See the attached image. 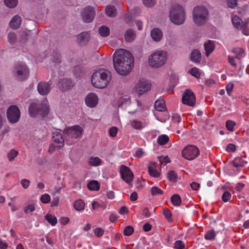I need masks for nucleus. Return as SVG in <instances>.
Returning a JSON list of instances; mask_svg holds the SVG:
<instances>
[{
    "label": "nucleus",
    "mask_w": 249,
    "mask_h": 249,
    "mask_svg": "<svg viewBox=\"0 0 249 249\" xmlns=\"http://www.w3.org/2000/svg\"><path fill=\"white\" fill-rule=\"evenodd\" d=\"M5 4L10 8L15 7L18 3V0H4Z\"/></svg>",
    "instance_id": "obj_39"
},
{
    "label": "nucleus",
    "mask_w": 249,
    "mask_h": 249,
    "mask_svg": "<svg viewBox=\"0 0 249 249\" xmlns=\"http://www.w3.org/2000/svg\"><path fill=\"white\" fill-rule=\"evenodd\" d=\"M235 124V123L231 120H228L226 123V127L231 132L233 131L234 126Z\"/></svg>",
    "instance_id": "obj_44"
},
{
    "label": "nucleus",
    "mask_w": 249,
    "mask_h": 249,
    "mask_svg": "<svg viewBox=\"0 0 249 249\" xmlns=\"http://www.w3.org/2000/svg\"><path fill=\"white\" fill-rule=\"evenodd\" d=\"M182 102L183 104L193 107L196 103V97L194 93L190 90L186 89L183 93Z\"/></svg>",
    "instance_id": "obj_13"
},
{
    "label": "nucleus",
    "mask_w": 249,
    "mask_h": 249,
    "mask_svg": "<svg viewBox=\"0 0 249 249\" xmlns=\"http://www.w3.org/2000/svg\"><path fill=\"white\" fill-rule=\"evenodd\" d=\"M157 164L156 162H150L148 166L149 174L153 177L158 178L160 176V173L156 169Z\"/></svg>",
    "instance_id": "obj_18"
},
{
    "label": "nucleus",
    "mask_w": 249,
    "mask_h": 249,
    "mask_svg": "<svg viewBox=\"0 0 249 249\" xmlns=\"http://www.w3.org/2000/svg\"><path fill=\"white\" fill-rule=\"evenodd\" d=\"M143 4L148 7H153L155 4V0H142Z\"/></svg>",
    "instance_id": "obj_53"
},
{
    "label": "nucleus",
    "mask_w": 249,
    "mask_h": 249,
    "mask_svg": "<svg viewBox=\"0 0 249 249\" xmlns=\"http://www.w3.org/2000/svg\"><path fill=\"white\" fill-rule=\"evenodd\" d=\"M83 130L78 125H75L65 129L64 134L67 139H76L80 137L82 134Z\"/></svg>",
    "instance_id": "obj_9"
},
{
    "label": "nucleus",
    "mask_w": 249,
    "mask_h": 249,
    "mask_svg": "<svg viewBox=\"0 0 249 249\" xmlns=\"http://www.w3.org/2000/svg\"><path fill=\"white\" fill-rule=\"evenodd\" d=\"M233 89V84L232 83H229L226 86V90L228 94L230 96L232 92Z\"/></svg>",
    "instance_id": "obj_58"
},
{
    "label": "nucleus",
    "mask_w": 249,
    "mask_h": 249,
    "mask_svg": "<svg viewBox=\"0 0 249 249\" xmlns=\"http://www.w3.org/2000/svg\"><path fill=\"white\" fill-rule=\"evenodd\" d=\"M169 140L168 136L166 135L163 134L159 136L157 139V142L159 144L162 145L167 143Z\"/></svg>",
    "instance_id": "obj_33"
},
{
    "label": "nucleus",
    "mask_w": 249,
    "mask_h": 249,
    "mask_svg": "<svg viewBox=\"0 0 249 249\" xmlns=\"http://www.w3.org/2000/svg\"><path fill=\"white\" fill-rule=\"evenodd\" d=\"M118 132V128L116 127H112L109 130V134L111 137H115Z\"/></svg>",
    "instance_id": "obj_56"
},
{
    "label": "nucleus",
    "mask_w": 249,
    "mask_h": 249,
    "mask_svg": "<svg viewBox=\"0 0 249 249\" xmlns=\"http://www.w3.org/2000/svg\"><path fill=\"white\" fill-rule=\"evenodd\" d=\"M73 83L71 79H63L59 83V87L63 90H67L73 87Z\"/></svg>",
    "instance_id": "obj_19"
},
{
    "label": "nucleus",
    "mask_w": 249,
    "mask_h": 249,
    "mask_svg": "<svg viewBox=\"0 0 249 249\" xmlns=\"http://www.w3.org/2000/svg\"><path fill=\"white\" fill-rule=\"evenodd\" d=\"M99 33L102 36L107 37L110 34V30L107 26H102L99 29Z\"/></svg>",
    "instance_id": "obj_32"
},
{
    "label": "nucleus",
    "mask_w": 249,
    "mask_h": 249,
    "mask_svg": "<svg viewBox=\"0 0 249 249\" xmlns=\"http://www.w3.org/2000/svg\"><path fill=\"white\" fill-rule=\"evenodd\" d=\"M189 72L191 73L192 75L196 78H198L200 77V73L199 72V70L196 67L192 68L189 71Z\"/></svg>",
    "instance_id": "obj_49"
},
{
    "label": "nucleus",
    "mask_w": 249,
    "mask_h": 249,
    "mask_svg": "<svg viewBox=\"0 0 249 249\" xmlns=\"http://www.w3.org/2000/svg\"><path fill=\"white\" fill-rule=\"evenodd\" d=\"M130 124L133 128L137 130L142 129L145 126V124L143 122L136 120H130Z\"/></svg>",
    "instance_id": "obj_28"
},
{
    "label": "nucleus",
    "mask_w": 249,
    "mask_h": 249,
    "mask_svg": "<svg viewBox=\"0 0 249 249\" xmlns=\"http://www.w3.org/2000/svg\"><path fill=\"white\" fill-rule=\"evenodd\" d=\"M124 36L126 42H132L135 39L136 34L133 30L128 29L125 31Z\"/></svg>",
    "instance_id": "obj_26"
},
{
    "label": "nucleus",
    "mask_w": 249,
    "mask_h": 249,
    "mask_svg": "<svg viewBox=\"0 0 249 249\" xmlns=\"http://www.w3.org/2000/svg\"><path fill=\"white\" fill-rule=\"evenodd\" d=\"M21 184L24 189H27L30 185V181L27 179H23L21 180Z\"/></svg>",
    "instance_id": "obj_57"
},
{
    "label": "nucleus",
    "mask_w": 249,
    "mask_h": 249,
    "mask_svg": "<svg viewBox=\"0 0 249 249\" xmlns=\"http://www.w3.org/2000/svg\"><path fill=\"white\" fill-rule=\"evenodd\" d=\"M134 232V229L131 226H126L124 230V233L126 236L131 235Z\"/></svg>",
    "instance_id": "obj_46"
},
{
    "label": "nucleus",
    "mask_w": 249,
    "mask_h": 249,
    "mask_svg": "<svg viewBox=\"0 0 249 249\" xmlns=\"http://www.w3.org/2000/svg\"><path fill=\"white\" fill-rule=\"evenodd\" d=\"M172 204L174 206H178L181 202V198L178 195L175 194L171 197Z\"/></svg>",
    "instance_id": "obj_37"
},
{
    "label": "nucleus",
    "mask_w": 249,
    "mask_h": 249,
    "mask_svg": "<svg viewBox=\"0 0 249 249\" xmlns=\"http://www.w3.org/2000/svg\"><path fill=\"white\" fill-rule=\"evenodd\" d=\"M51 89V85L46 82L38 83L37 87V91L41 95H47L50 92Z\"/></svg>",
    "instance_id": "obj_17"
},
{
    "label": "nucleus",
    "mask_w": 249,
    "mask_h": 249,
    "mask_svg": "<svg viewBox=\"0 0 249 249\" xmlns=\"http://www.w3.org/2000/svg\"><path fill=\"white\" fill-rule=\"evenodd\" d=\"M95 13L93 9L89 6L84 8L82 13V18L85 22H91L94 17Z\"/></svg>",
    "instance_id": "obj_16"
},
{
    "label": "nucleus",
    "mask_w": 249,
    "mask_h": 249,
    "mask_svg": "<svg viewBox=\"0 0 249 249\" xmlns=\"http://www.w3.org/2000/svg\"><path fill=\"white\" fill-rule=\"evenodd\" d=\"M226 150L228 152H235L236 150V146L232 143L229 144L226 147Z\"/></svg>",
    "instance_id": "obj_59"
},
{
    "label": "nucleus",
    "mask_w": 249,
    "mask_h": 249,
    "mask_svg": "<svg viewBox=\"0 0 249 249\" xmlns=\"http://www.w3.org/2000/svg\"><path fill=\"white\" fill-rule=\"evenodd\" d=\"M89 39V35L87 32H82L77 36L78 42L81 45L85 44Z\"/></svg>",
    "instance_id": "obj_25"
},
{
    "label": "nucleus",
    "mask_w": 249,
    "mask_h": 249,
    "mask_svg": "<svg viewBox=\"0 0 249 249\" xmlns=\"http://www.w3.org/2000/svg\"><path fill=\"white\" fill-rule=\"evenodd\" d=\"M183 158L188 160H193L200 154L199 149L194 145H189L185 147L182 151Z\"/></svg>",
    "instance_id": "obj_7"
},
{
    "label": "nucleus",
    "mask_w": 249,
    "mask_h": 249,
    "mask_svg": "<svg viewBox=\"0 0 249 249\" xmlns=\"http://www.w3.org/2000/svg\"><path fill=\"white\" fill-rule=\"evenodd\" d=\"M237 0H228V5L229 7L233 8L236 6Z\"/></svg>",
    "instance_id": "obj_60"
},
{
    "label": "nucleus",
    "mask_w": 249,
    "mask_h": 249,
    "mask_svg": "<svg viewBox=\"0 0 249 249\" xmlns=\"http://www.w3.org/2000/svg\"><path fill=\"white\" fill-rule=\"evenodd\" d=\"M174 247L177 249H183L184 248V244L181 241L178 240L175 243Z\"/></svg>",
    "instance_id": "obj_55"
},
{
    "label": "nucleus",
    "mask_w": 249,
    "mask_h": 249,
    "mask_svg": "<svg viewBox=\"0 0 249 249\" xmlns=\"http://www.w3.org/2000/svg\"><path fill=\"white\" fill-rule=\"evenodd\" d=\"M231 193L228 191H226L222 196V199L224 202H227L231 199Z\"/></svg>",
    "instance_id": "obj_48"
},
{
    "label": "nucleus",
    "mask_w": 249,
    "mask_h": 249,
    "mask_svg": "<svg viewBox=\"0 0 249 249\" xmlns=\"http://www.w3.org/2000/svg\"><path fill=\"white\" fill-rule=\"evenodd\" d=\"M209 12L204 6H196L193 12L194 22L197 25H202L206 23L208 19Z\"/></svg>",
    "instance_id": "obj_6"
},
{
    "label": "nucleus",
    "mask_w": 249,
    "mask_h": 249,
    "mask_svg": "<svg viewBox=\"0 0 249 249\" xmlns=\"http://www.w3.org/2000/svg\"><path fill=\"white\" fill-rule=\"evenodd\" d=\"M51 200V197L48 194H45L41 196L40 197L41 201L43 203H47Z\"/></svg>",
    "instance_id": "obj_51"
},
{
    "label": "nucleus",
    "mask_w": 249,
    "mask_h": 249,
    "mask_svg": "<svg viewBox=\"0 0 249 249\" xmlns=\"http://www.w3.org/2000/svg\"><path fill=\"white\" fill-rule=\"evenodd\" d=\"M106 13L109 17H115L117 14V10L114 6L108 5L106 8Z\"/></svg>",
    "instance_id": "obj_30"
},
{
    "label": "nucleus",
    "mask_w": 249,
    "mask_h": 249,
    "mask_svg": "<svg viewBox=\"0 0 249 249\" xmlns=\"http://www.w3.org/2000/svg\"><path fill=\"white\" fill-rule=\"evenodd\" d=\"M190 186L194 190H198L200 188V184L197 182H193L190 184Z\"/></svg>",
    "instance_id": "obj_61"
},
{
    "label": "nucleus",
    "mask_w": 249,
    "mask_h": 249,
    "mask_svg": "<svg viewBox=\"0 0 249 249\" xmlns=\"http://www.w3.org/2000/svg\"><path fill=\"white\" fill-rule=\"evenodd\" d=\"M28 111L32 117H35L37 115H40L42 117L47 116L49 112L48 101L46 99L39 104L36 103L31 104Z\"/></svg>",
    "instance_id": "obj_3"
},
{
    "label": "nucleus",
    "mask_w": 249,
    "mask_h": 249,
    "mask_svg": "<svg viewBox=\"0 0 249 249\" xmlns=\"http://www.w3.org/2000/svg\"><path fill=\"white\" fill-rule=\"evenodd\" d=\"M94 232L96 236L100 237L103 235L104 230L101 228H97L94 230Z\"/></svg>",
    "instance_id": "obj_54"
},
{
    "label": "nucleus",
    "mask_w": 249,
    "mask_h": 249,
    "mask_svg": "<svg viewBox=\"0 0 249 249\" xmlns=\"http://www.w3.org/2000/svg\"><path fill=\"white\" fill-rule=\"evenodd\" d=\"M110 72L105 69H99L93 72L91 82L93 87L104 89L107 87L111 80Z\"/></svg>",
    "instance_id": "obj_2"
},
{
    "label": "nucleus",
    "mask_w": 249,
    "mask_h": 249,
    "mask_svg": "<svg viewBox=\"0 0 249 249\" xmlns=\"http://www.w3.org/2000/svg\"><path fill=\"white\" fill-rule=\"evenodd\" d=\"M14 74L18 80H24L29 75V70L25 64H18L15 67Z\"/></svg>",
    "instance_id": "obj_8"
},
{
    "label": "nucleus",
    "mask_w": 249,
    "mask_h": 249,
    "mask_svg": "<svg viewBox=\"0 0 249 249\" xmlns=\"http://www.w3.org/2000/svg\"><path fill=\"white\" fill-rule=\"evenodd\" d=\"M178 175L174 171L169 172L168 174V178L170 181L176 182L177 180Z\"/></svg>",
    "instance_id": "obj_41"
},
{
    "label": "nucleus",
    "mask_w": 249,
    "mask_h": 249,
    "mask_svg": "<svg viewBox=\"0 0 249 249\" xmlns=\"http://www.w3.org/2000/svg\"><path fill=\"white\" fill-rule=\"evenodd\" d=\"M138 198V195L136 192H133L130 196V200L132 201H134L136 200Z\"/></svg>",
    "instance_id": "obj_64"
},
{
    "label": "nucleus",
    "mask_w": 249,
    "mask_h": 249,
    "mask_svg": "<svg viewBox=\"0 0 249 249\" xmlns=\"http://www.w3.org/2000/svg\"><path fill=\"white\" fill-rule=\"evenodd\" d=\"M151 36L155 41L159 42L162 37V33L159 28H154L151 31Z\"/></svg>",
    "instance_id": "obj_20"
},
{
    "label": "nucleus",
    "mask_w": 249,
    "mask_h": 249,
    "mask_svg": "<svg viewBox=\"0 0 249 249\" xmlns=\"http://www.w3.org/2000/svg\"><path fill=\"white\" fill-rule=\"evenodd\" d=\"M122 178L128 185L131 184L134 178V175L129 168L122 165L120 168Z\"/></svg>",
    "instance_id": "obj_12"
},
{
    "label": "nucleus",
    "mask_w": 249,
    "mask_h": 249,
    "mask_svg": "<svg viewBox=\"0 0 249 249\" xmlns=\"http://www.w3.org/2000/svg\"><path fill=\"white\" fill-rule=\"evenodd\" d=\"M191 60L196 63H199L201 59V53L199 51L194 50L190 55Z\"/></svg>",
    "instance_id": "obj_22"
},
{
    "label": "nucleus",
    "mask_w": 249,
    "mask_h": 249,
    "mask_svg": "<svg viewBox=\"0 0 249 249\" xmlns=\"http://www.w3.org/2000/svg\"><path fill=\"white\" fill-rule=\"evenodd\" d=\"M159 161L161 164L166 165L167 163H169L170 160L167 156H161L159 157Z\"/></svg>",
    "instance_id": "obj_52"
},
{
    "label": "nucleus",
    "mask_w": 249,
    "mask_h": 249,
    "mask_svg": "<svg viewBox=\"0 0 249 249\" xmlns=\"http://www.w3.org/2000/svg\"><path fill=\"white\" fill-rule=\"evenodd\" d=\"M35 203L33 202H30L24 207V212L25 213H29L34 212L35 210Z\"/></svg>",
    "instance_id": "obj_38"
},
{
    "label": "nucleus",
    "mask_w": 249,
    "mask_h": 249,
    "mask_svg": "<svg viewBox=\"0 0 249 249\" xmlns=\"http://www.w3.org/2000/svg\"><path fill=\"white\" fill-rule=\"evenodd\" d=\"M98 98L94 93H89L85 98V103L89 107H94L98 103Z\"/></svg>",
    "instance_id": "obj_15"
},
{
    "label": "nucleus",
    "mask_w": 249,
    "mask_h": 249,
    "mask_svg": "<svg viewBox=\"0 0 249 249\" xmlns=\"http://www.w3.org/2000/svg\"><path fill=\"white\" fill-rule=\"evenodd\" d=\"M150 88V84L144 80H140L135 87V90L140 95L147 91Z\"/></svg>",
    "instance_id": "obj_14"
},
{
    "label": "nucleus",
    "mask_w": 249,
    "mask_h": 249,
    "mask_svg": "<svg viewBox=\"0 0 249 249\" xmlns=\"http://www.w3.org/2000/svg\"><path fill=\"white\" fill-rule=\"evenodd\" d=\"M231 21L236 28L242 30L245 35H249V27H248V23L246 21L243 22L242 19L237 16H233Z\"/></svg>",
    "instance_id": "obj_11"
},
{
    "label": "nucleus",
    "mask_w": 249,
    "mask_h": 249,
    "mask_svg": "<svg viewBox=\"0 0 249 249\" xmlns=\"http://www.w3.org/2000/svg\"><path fill=\"white\" fill-rule=\"evenodd\" d=\"M8 41L11 44H14L17 41V36L14 33H10L8 35Z\"/></svg>",
    "instance_id": "obj_43"
},
{
    "label": "nucleus",
    "mask_w": 249,
    "mask_h": 249,
    "mask_svg": "<svg viewBox=\"0 0 249 249\" xmlns=\"http://www.w3.org/2000/svg\"><path fill=\"white\" fill-rule=\"evenodd\" d=\"M85 205V202L82 199H78L73 203V207L77 211H83L84 210Z\"/></svg>",
    "instance_id": "obj_27"
},
{
    "label": "nucleus",
    "mask_w": 249,
    "mask_h": 249,
    "mask_svg": "<svg viewBox=\"0 0 249 249\" xmlns=\"http://www.w3.org/2000/svg\"><path fill=\"white\" fill-rule=\"evenodd\" d=\"M45 219L52 226H55L57 223L56 217L51 214H47L45 215Z\"/></svg>",
    "instance_id": "obj_34"
},
{
    "label": "nucleus",
    "mask_w": 249,
    "mask_h": 249,
    "mask_svg": "<svg viewBox=\"0 0 249 249\" xmlns=\"http://www.w3.org/2000/svg\"><path fill=\"white\" fill-rule=\"evenodd\" d=\"M247 163V161H244L242 160V158L240 157H237L235 158L233 160V164L235 167L243 166H244L245 164Z\"/></svg>",
    "instance_id": "obj_35"
},
{
    "label": "nucleus",
    "mask_w": 249,
    "mask_h": 249,
    "mask_svg": "<svg viewBox=\"0 0 249 249\" xmlns=\"http://www.w3.org/2000/svg\"><path fill=\"white\" fill-rule=\"evenodd\" d=\"M167 60V54L165 51H157L152 53L148 57L149 66L157 69L163 66Z\"/></svg>",
    "instance_id": "obj_4"
},
{
    "label": "nucleus",
    "mask_w": 249,
    "mask_h": 249,
    "mask_svg": "<svg viewBox=\"0 0 249 249\" xmlns=\"http://www.w3.org/2000/svg\"><path fill=\"white\" fill-rule=\"evenodd\" d=\"M172 119L174 122L179 123L180 121L181 118L179 115L175 114L172 116Z\"/></svg>",
    "instance_id": "obj_63"
},
{
    "label": "nucleus",
    "mask_w": 249,
    "mask_h": 249,
    "mask_svg": "<svg viewBox=\"0 0 249 249\" xmlns=\"http://www.w3.org/2000/svg\"><path fill=\"white\" fill-rule=\"evenodd\" d=\"M88 188L90 190H98L100 188V185L97 181L92 180L88 184Z\"/></svg>",
    "instance_id": "obj_36"
},
{
    "label": "nucleus",
    "mask_w": 249,
    "mask_h": 249,
    "mask_svg": "<svg viewBox=\"0 0 249 249\" xmlns=\"http://www.w3.org/2000/svg\"><path fill=\"white\" fill-rule=\"evenodd\" d=\"M233 52L236 55V57L240 59L243 56L244 51L241 48H236L233 50Z\"/></svg>",
    "instance_id": "obj_40"
},
{
    "label": "nucleus",
    "mask_w": 249,
    "mask_h": 249,
    "mask_svg": "<svg viewBox=\"0 0 249 249\" xmlns=\"http://www.w3.org/2000/svg\"><path fill=\"white\" fill-rule=\"evenodd\" d=\"M215 237V234L214 231L211 230L208 231L205 235V238L207 240H211L214 239Z\"/></svg>",
    "instance_id": "obj_42"
},
{
    "label": "nucleus",
    "mask_w": 249,
    "mask_h": 249,
    "mask_svg": "<svg viewBox=\"0 0 249 249\" xmlns=\"http://www.w3.org/2000/svg\"><path fill=\"white\" fill-rule=\"evenodd\" d=\"M53 141L55 142L56 146L58 147H61L64 144V140L62 136V135L55 133L53 134Z\"/></svg>",
    "instance_id": "obj_21"
},
{
    "label": "nucleus",
    "mask_w": 249,
    "mask_h": 249,
    "mask_svg": "<svg viewBox=\"0 0 249 249\" xmlns=\"http://www.w3.org/2000/svg\"><path fill=\"white\" fill-rule=\"evenodd\" d=\"M7 117L10 123L13 124L17 123L20 117L19 108L15 105L9 107L7 111Z\"/></svg>",
    "instance_id": "obj_10"
},
{
    "label": "nucleus",
    "mask_w": 249,
    "mask_h": 249,
    "mask_svg": "<svg viewBox=\"0 0 249 249\" xmlns=\"http://www.w3.org/2000/svg\"><path fill=\"white\" fill-rule=\"evenodd\" d=\"M59 201V198L58 197H55L53 198L52 202H51V206H56L58 205Z\"/></svg>",
    "instance_id": "obj_62"
},
{
    "label": "nucleus",
    "mask_w": 249,
    "mask_h": 249,
    "mask_svg": "<svg viewBox=\"0 0 249 249\" xmlns=\"http://www.w3.org/2000/svg\"><path fill=\"white\" fill-rule=\"evenodd\" d=\"M21 18L19 16L16 15L12 19L9 23V25L12 28L14 29H16L19 28L21 24Z\"/></svg>",
    "instance_id": "obj_24"
},
{
    "label": "nucleus",
    "mask_w": 249,
    "mask_h": 249,
    "mask_svg": "<svg viewBox=\"0 0 249 249\" xmlns=\"http://www.w3.org/2000/svg\"><path fill=\"white\" fill-rule=\"evenodd\" d=\"M151 194L153 196L160 195L163 194V191L157 186H154L151 189Z\"/></svg>",
    "instance_id": "obj_45"
},
{
    "label": "nucleus",
    "mask_w": 249,
    "mask_h": 249,
    "mask_svg": "<svg viewBox=\"0 0 249 249\" xmlns=\"http://www.w3.org/2000/svg\"><path fill=\"white\" fill-rule=\"evenodd\" d=\"M206 51V55L209 56L215 49V45L213 41L209 40L204 44Z\"/></svg>",
    "instance_id": "obj_23"
},
{
    "label": "nucleus",
    "mask_w": 249,
    "mask_h": 249,
    "mask_svg": "<svg viewBox=\"0 0 249 249\" xmlns=\"http://www.w3.org/2000/svg\"><path fill=\"white\" fill-rule=\"evenodd\" d=\"M155 108L159 111H163L165 109V102L163 99L157 100L155 103Z\"/></svg>",
    "instance_id": "obj_29"
},
{
    "label": "nucleus",
    "mask_w": 249,
    "mask_h": 249,
    "mask_svg": "<svg viewBox=\"0 0 249 249\" xmlns=\"http://www.w3.org/2000/svg\"><path fill=\"white\" fill-rule=\"evenodd\" d=\"M101 159L97 157H91L89 159V163L92 166H97L101 164Z\"/></svg>",
    "instance_id": "obj_31"
},
{
    "label": "nucleus",
    "mask_w": 249,
    "mask_h": 249,
    "mask_svg": "<svg viewBox=\"0 0 249 249\" xmlns=\"http://www.w3.org/2000/svg\"><path fill=\"white\" fill-rule=\"evenodd\" d=\"M18 152L15 150H12L8 154V158L10 161L14 160L15 158L17 156Z\"/></svg>",
    "instance_id": "obj_50"
},
{
    "label": "nucleus",
    "mask_w": 249,
    "mask_h": 249,
    "mask_svg": "<svg viewBox=\"0 0 249 249\" xmlns=\"http://www.w3.org/2000/svg\"><path fill=\"white\" fill-rule=\"evenodd\" d=\"M163 213L168 221L171 222L172 221V213L168 209H163Z\"/></svg>",
    "instance_id": "obj_47"
},
{
    "label": "nucleus",
    "mask_w": 249,
    "mask_h": 249,
    "mask_svg": "<svg viewBox=\"0 0 249 249\" xmlns=\"http://www.w3.org/2000/svg\"><path fill=\"white\" fill-rule=\"evenodd\" d=\"M113 61L115 71L122 75L128 74L133 67V55L126 49L117 50L114 53Z\"/></svg>",
    "instance_id": "obj_1"
},
{
    "label": "nucleus",
    "mask_w": 249,
    "mask_h": 249,
    "mask_svg": "<svg viewBox=\"0 0 249 249\" xmlns=\"http://www.w3.org/2000/svg\"><path fill=\"white\" fill-rule=\"evenodd\" d=\"M169 18L174 24L177 25L182 24L186 18L185 12L183 7L178 4L173 6L170 11Z\"/></svg>",
    "instance_id": "obj_5"
}]
</instances>
